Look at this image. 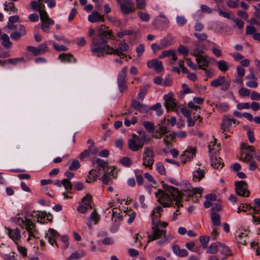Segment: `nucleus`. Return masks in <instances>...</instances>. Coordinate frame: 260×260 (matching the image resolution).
I'll return each instance as SVG.
<instances>
[{"label":"nucleus","instance_id":"1","mask_svg":"<svg viewBox=\"0 0 260 260\" xmlns=\"http://www.w3.org/2000/svg\"><path fill=\"white\" fill-rule=\"evenodd\" d=\"M162 186L165 191L159 189L155 193L158 202L164 207H168L172 205L173 201H175L178 207L182 206L180 202L182 196L178 189L166 184H164Z\"/></svg>","mask_w":260,"mask_h":260},{"label":"nucleus","instance_id":"2","mask_svg":"<svg viewBox=\"0 0 260 260\" xmlns=\"http://www.w3.org/2000/svg\"><path fill=\"white\" fill-rule=\"evenodd\" d=\"M128 45L124 41H121L117 48H114L113 47L106 45H104L103 47L93 48L91 49V51L99 57L104 56L105 54H114L120 57H126V55L123 52L126 51L128 49Z\"/></svg>","mask_w":260,"mask_h":260},{"label":"nucleus","instance_id":"3","mask_svg":"<svg viewBox=\"0 0 260 260\" xmlns=\"http://www.w3.org/2000/svg\"><path fill=\"white\" fill-rule=\"evenodd\" d=\"M98 37L99 40L96 38L92 39L93 48L96 47H102L101 45H107V42L109 39H115V37L113 35V31L111 29H109L108 27L104 25H101L98 29Z\"/></svg>","mask_w":260,"mask_h":260},{"label":"nucleus","instance_id":"4","mask_svg":"<svg viewBox=\"0 0 260 260\" xmlns=\"http://www.w3.org/2000/svg\"><path fill=\"white\" fill-rule=\"evenodd\" d=\"M155 211H153L152 214V235L148 236V242L151 241L156 240L162 237H166V231L165 230H160L159 227L158 222L160 223V221L158 220L157 219H155L154 217Z\"/></svg>","mask_w":260,"mask_h":260},{"label":"nucleus","instance_id":"5","mask_svg":"<svg viewBox=\"0 0 260 260\" xmlns=\"http://www.w3.org/2000/svg\"><path fill=\"white\" fill-rule=\"evenodd\" d=\"M143 165L150 169H152L154 163V152L152 148L147 147L145 149L143 155Z\"/></svg>","mask_w":260,"mask_h":260},{"label":"nucleus","instance_id":"6","mask_svg":"<svg viewBox=\"0 0 260 260\" xmlns=\"http://www.w3.org/2000/svg\"><path fill=\"white\" fill-rule=\"evenodd\" d=\"M40 16L42 22L41 29L44 32H49L50 26L54 24V21L49 17L45 10H40Z\"/></svg>","mask_w":260,"mask_h":260},{"label":"nucleus","instance_id":"7","mask_svg":"<svg viewBox=\"0 0 260 260\" xmlns=\"http://www.w3.org/2000/svg\"><path fill=\"white\" fill-rule=\"evenodd\" d=\"M23 224L25 226V229L29 233V237L27 241H29L30 237L36 238V233H38L36 224L30 219L25 218L24 220L22 219Z\"/></svg>","mask_w":260,"mask_h":260},{"label":"nucleus","instance_id":"8","mask_svg":"<svg viewBox=\"0 0 260 260\" xmlns=\"http://www.w3.org/2000/svg\"><path fill=\"white\" fill-rule=\"evenodd\" d=\"M235 186L237 194L241 196H249V192L247 190V184L245 181H236L235 182Z\"/></svg>","mask_w":260,"mask_h":260},{"label":"nucleus","instance_id":"9","mask_svg":"<svg viewBox=\"0 0 260 260\" xmlns=\"http://www.w3.org/2000/svg\"><path fill=\"white\" fill-rule=\"evenodd\" d=\"M173 96L174 94L172 92H170L164 95V98L165 101V105L168 111L170 109L172 111L175 110L177 103L175 102Z\"/></svg>","mask_w":260,"mask_h":260},{"label":"nucleus","instance_id":"10","mask_svg":"<svg viewBox=\"0 0 260 260\" xmlns=\"http://www.w3.org/2000/svg\"><path fill=\"white\" fill-rule=\"evenodd\" d=\"M222 85V88L223 90L228 89L230 86V82L226 81L225 78L223 76L219 77L211 82V86L214 87H217Z\"/></svg>","mask_w":260,"mask_h":260},{"label":"nucleus","instance_id":"11","mask_svg":"<svg viewBox=\"0 0 260 260\" xmlns=\"http://www.w3.org/2000/svg\"><path fill=\"white\" fill-rule=\"evenodd\" d=\"M148 68L152 69L157 73L161 72L164 70L162 61L157 59H153L147 62Z\"/></svg>","mask_w":260,"mask_h":260},{"label":"nucleus","instance_id":"12","mask_svg":"<svg viewBox=\"0 0 260 260\" xmlns=\"http://www.w3.org/2000/svg\"><path fill=\"white\" fill-rule=\"evenodd\" d=\"M144 144L140 142L138 138H134L128 140V145L130 150L133 151H137L141 149Z\"/></svg>","mask_w":260,"mask_h":260},{"label":"nucleus","instance_id":"13","mask_svg":"<svg viewBox=\"0 0 260 260\" xmlns=\"http://www.w3.org/2000/svg\"><path fill=\"white\" fill-rule=\"evenodd\" d=\"M8 231V234L10 238H11L16 244L18 245V241L21 238L20 231L18 228L12 230L10 228H6Z\"/></svg>","mask_w":260,"mask_h":260},{"label":"nucleus","instance_id":"14","mask_svg":"<svg viewBox=\"0 0 260 260\" xmlns=\"http://www.w3.org/2000/svg\"><path fill=\"white\" fill-rule=\"evenodd\" d=\"M246 79L248 80L246 83V85L251 88H255L257 87L258 83L256 81L257 78L253 72H251L250 74L246 76Z\"/></svg>","mask_w":260,"mask_h":260},{"label":"nucleus","instance_id":"15","mask_svg":"<svg viewBox=\"0 0 260 260\" xmlns=\"http://www.w3.org/2000/svg\"><path fill=\"white\" fill-rule=\"evenodd\" d=\"M88 19L91 23L104 22L105 21L104 16L99 13L98 11H93L88 16Z\"/></svg>","mask_w":260,"mask_h":260},{"label":"nucleus","instance_id":"16","mask_svg":"<svg viewBox=\"0 0 260 260\" xmlns=\"http://www.w3.org/2000/svg\"><path fill=\"white\" fill-rule=\"evenodd\" d=\"M196 61L198 63L199 69L201 70L205 68V67H208L210 62L208 56L203 55L199 57L198 56V58H196Z\"/></svg>","mask_w":260,"mask_h":260},{"label":"nucleus","instance_id":"17","mask_svg":"<svg viewBox=\"0 0 260 260\" xmlns=\"http://www.w3.org/2000/svg\"><path fill=\"white\" fill-rule=\"evenodd\" d=\"M232 122L235 123L236 120L235 119H230L226 116L224 117L221 127L223 133L230 131V127L232 125Z\"/></svg>","mask_w":260,"mask_h":260},{"label":"nucleus","instance_id":"18","mask_svg":"<svg viewBox=\"0 0 260 260\" xmlns=\"http://www.w3.org/2000/svg\"><path fill=\"white\" fill-rule=\"evenodd\" d=\"M120 9L125 14H128L135 11V9L133 8L132 4L129 1H128L127 4L125 3L121 4Z\"/></svg>","mask_w":260,"mask_h":260},{"label":"nucleus","instance_id":"19","mask_svg":"<svg viewBox=\"0 0 260 260\" xmlns=\"http://www.w3.org/2000/svg\"><path fill=\"white\" fill-rule=\"evenodd\" d=\"M110 176L113 178L116 177V175H115L114 172V169H112L111 171L109 173H106L101 178V180L104 184H107L111 180Z\"/></svg>","mask_w":260,"mask_h":260},{"label":"nucleus","instance_id":"20","mask_svg":"<svg viewBox=\"0 0 260 260\" xmlns=\"http://www.w3.org/2000/svg\"><path fill=\"white\" fill-rule=\"evenodd\" d=\"M20 32L15 31L11 34L10 36L12 39L14 40H18L21 36H24L26 34V30L25 27L23 25L20 26Z\"/></svg>","mask_w":260,"mask_h":260},{"label":"nucleus","instance_id":"21","mask_svg":"<svg viewBox=\"0 0 260 260\" xmlns=\"http://www.w3.org/2000/svg\"><path fill=\"white\" fill-rule=\"evenodd\" d=\"M173 249L174 253L179 256H186L188 254V252L186 249H180L178 245H174Z\"/></svg>","mask_w":260,"mask_h":260},{"label":"nucleus","instance_id":"22","mask_svg":"<svg viewBox=\"0 0 260 260\" xmlns=\"http://www.w3.org/2000/svg\"><path fill=\"white\" fill-rule=\"evenodd\" d=\"M241 147L243 149H245V154H249L251 157H252L254 152V148L252 146L248 145L247 144L242 143Z\"/></svg>","mask_w":260,"mask_h":260},{"label":"nucleus","instance_id":"23","mask_svg":"<svg viewBox=\"0 0 260 260\" xmlns=\"http://www.w3.org/2000/svg\"><path fill=\"white\" fill-rule=\"evenodd\" d=\"M211 218L213 225L218 226L220 224V216L218 213L214 212H212Z\"/></svg>","mask_w":260,"mask_h":260},{"label":"nucleus","instance_id":"24","mask_svg":"<svg viewBox=\"0 0 260 260\" xmlns=\"http://www.w3.org/2000/svg\"><path fill=\"white\" fill-rule=\"evenodd\" d=\"M175 138V135L174 134V133L165 135V137L164 138V142L165 143L166 145L169 147L170 146L172 145L171 141H174Z\"/></svg>","mask_w":260,"mask_h":260},{"label":"nucleus","instance_id":"25","mask_svg":"<svg viewBox=\"0 0 260 260\" xmlns=\"http://www.w3.org/2000/svg\"><path fill=\"white\" fill-rule=\"evenodd\" d=\"M2 40V45L6 48H9L12 46V43L10 41L9 36L6 34H4L1 36Z\"/></svg>","mask_w":260,"mask_h":260},{"label":"nucleus","instance_id":"26","mask_svg":"<svg viewBox=\"0 0 260 260\" xmlns=\"http://www.w3.org/2000/svg\"><path fill=\"white\" fill-rule=\"evenodd\" d=\"M59 58L63 61L71 62L72 60L76 61V59L71 54L62 53L59 56Z\"/></svg>","mask_w":260,"mask_h":260},{"label":"nucleus","instance_id":"27","mask_svg":"<svg viewBox=\"0 0 260 260\" xmlns=\"http://www.w3.org/2000/svg\"><path fill=\"white\" fill-rule=\"evenodd\" d=\"M97 176L96 170L92 169L89 173V175L87 176V178H86V182L89 183L92 181H95Z\"/></svg>","mask_w":260,"mask_h":260},{"label":"nucleus","instance_id":"28","mask_svg":"<svg viewBox=\"0 0 260 260\" xmlns=\"http://www.w3.org/2000/svg\"><path fill=\"white\" fill-rule=\"evenodd\" d=\"M217 65L219 70L222 72H225L228 70V64L225 60H221L217 62Z\"/></svg>","mask_w":260,"mask_h":260},{"label":"nucleus","instance_id":"29","mask_svg":"<svg viewBox=\"0 0 260 260\" xmlns=\"http://www.w3.org/2000/svg\"><path fill=\"white\" fill-rule=\"evenodd\" d=\"M211 165L215 169L222 168L224 166L223 163L221 162L220 158H212Z\"/></svg>","mask_w":260,"mask_h":260},{"label":"nucleus","instance_id":"30","mask_svg":"<svg viewBox=\"0 0 260 260\" xmlns=\"http://www.w3.org/2000/svg\"><path fill=\"white\" fill-rule=\"evenodd\" d=\"M31 8L40 13V10H44V5L42 3H37L36 1H32L30 4Z\"/></svg>","mask_w":260,"mask_h":260},{"label":"nucleus","instance_id":"31","mask_svg":"<svg viewBox=\"0 0 260 260\" xmlns=\"http://www.w3.org/2000/svg\"><path fill=\"white\" fill-rule=\"evenodd\" d=\"M196 174H194L193 177V180L194 181H200L201 180L204 176L205 172L204 170H200L198 169L197 170Z\"/></svg>","mask_w":260,"mask_h":260},{"label":"nucleus","instance_id":"32","mask_svg":"<svg viewBox=\"0 0 260 260\" xmlns=\"http://www.w3.org/2000/svg\"><path fill=\"white\" fill-rule=\"evenodd\" d=\"M219 247L222 248L221 252L224 255H231V251L228 246L226 245L219 243Z\"/></svg>","mask_w":260,"mask_h":260},{"label":"nucleus","instance_id":"33","mask_svg":"<svg viewBox=\"0 0 260 260\" xmlns=\"http://www.w3.org/2000/svg\"><path fill=\"white\" fill-rule=\"evenodd\" d=\"M219 243H212L208 248L207 252L212 254L216 253L218 251V247H219Z\"/></svg>","mask_w":260,"mask_h":260},{"label":"nucleus","instance_id":"34","mask_svg":"<svg viewBox=\"0 0 260 260\" xmlns=\"http://www.w3.org/2000/svg\"><path fill=\"white\" fill-rule=\"evenodd\" d=\"M139 136H137L135 134L133 135L134 138H138L140 142H142L144 144L145 142L147 141V138H146V135L145 132L144 131H140L138 132Z\"/></svg>","mask_w":260,"mask_h":260},{"label":"nucleus","instance_id":"35","mask_svg":"<svg viewBox=\"0 0 260 260\" xmlns=\"http://www.w3.org/2000/svg\"><path fill=\"white\" fill-rule=\"evenodd\" d=\"M5 10L6 11H11L13 12H16L18 11V9L15 7V5L13 3H6L5 4Z\"/></svg>","mask_w":260,"mask_h":260},{"label":"nucleus","instance_id":"36","mask_svg":"<svg viewBox=\"0 0 260 260\" xmlns=\"http://www.w3.org/2000/svg\"><path fill=\"white\" fill-rule=\"evenodd\" d=\"M156 170L161 175H165L166 173L165 168L162 162H157L156 165Z\"/></svg>","mask_w":260,"mask_h":260},{"label":"nucleus","instance_id":"37","mask_svg":"<svg viewBox=\"0 0 260 260\" xmlns=\"http://www.w3.org/2000/svg\"><path fill=\"white\" fill-rule=\"evenodd\" d=\"M132 106L136 110L141 111L142 109L145 107L140 102L137 101L135 100H133L132 102Z\"/></svg>","mask_w":260,"mask_h":260},{"label":"nucleus","instance_id":"38","mask_svg":"<svg viewBox=\"0 0 260 260\" xmlns=\"http://www.w3.org/2000/svg\"><path fill=\"white\" fill-rule=\"evenodd\" d=\"M92 161L93 163H96L98 166L102 167L103 169H105L107 167V162L100 158H94L92 159Z\"/></svg>","mask_w":260,"mask_h":260},{"label":"nucleus","instance_id":"39","mask_svg":"<svg viewBox=\"0 0 260 260\" xmlns=\"http://www.w3.org/2000/svg\"><path fill=\"white\" fill-rule=\"evenodd\" d=\"M167 46V44H164L163 42L161 43V45H158L156 44H153L151 45V48L153 50V52L155 53L157 51L161 50L163 48H165Z\"/></svg>","mask_w":260,"mask_h":260},{"label":"nucleus","instance_id":"40","mask_svg":"<svg viewBox=\"0 0 260 260\" xmlns=\"http://www.w3.org/2000/svg\"><path fill=\"white\" fill-rule=\"evenodd\" d=\"M118 84L120 87L121 91H123L125 90L126 87L125 86V77L124 75H121L118 79Z\"/></svg>","mask_w":260,"mask_h":260},{"label":"nucleus","instance_id":"41","mask_svg":"<svg viewBox=\"0 0 260 260\" xmlns=\"http://www.w3.org/2000/svg\"><path fill=\"white\" fill-rule=\"evenodd\" d=\"M144 127L149 132H152L154 129V125L149 121H145L143 122Z\"/></svg>","mask_w":260,"mask_h":260},{"label":"nucleus","instance_id":"42","mask_svg":"<svg viewBox=\"0 0 260 260\" xmlns=\"http://www.w3.org/2000/svg\"><path fill=\"white\" fill-rule=\"evenodd\" d=\"M218 13L220 15L229 19H233L234 17V15L232 13H228L226 12H224L222 11L221 9H219L218 10Z\"/></svg>","mask_w":260,"mask_h":260},{"label":"nucleus","instance_id":"43","mask_svg":"<svg viewBox=\"0 0 260 260\" xmlns=\"http://www.w3.org/2000/svg\"><path fill=\"white\" fill-rule=\"evenodd\" d=\"M175 53V51L174 50H164L162 52L161 55L159 56V58H162L167 56H171Z\"/></svg>","mask_w":260,"mask_h":260},{"label":"nucleus","instance_id":"44","mask_svg":"<svg viewBox=\"0 0 260 260\" xmlns=\"http://www.w3.org/2000/svg\"><path fill=\"white\" fill-rule=\"evenodd\" d=\"M83 256V253H79L78 252L73 253L70 257H69L67 260H73L78 259Z\"/></svg>","mask_w":260,"mask_h":260},{"label":"nucleus","instance_id":"45","mask_svg":"<svg viewBox=\"0 0 260 260\" xmlns=\"http://www.w3.org/2000/svg\"><path fill=\"white\" fill-rule=\"evenodd\" d=\"M90 218L91 220L94 222L95 224H96L100 219V216L98 215L95 210L91 214Z\"/></svg>","mask_w":260,"mask_h":260},{"label":"nucleus","instance_id":"46","mask_svg":"<svg viewBox=\"0 0 260 260\" xmlns=\"http://www.w3.org/2000/svg\"><path fill=\"white\" fill-rule=\"evenodd\" d=\"M209 240L210 238L207 236H201L200 238V241L205 248L207 247V245L209 242Z\"/></svg>","mask_w":260,"mask_h":260},{"label":"nucleus","instance_id":"47","mask_svg":"<svg viewBox=\"0 0 260 260\" xmlns=\"http://www.w3.org/2000/svg\"><path fill=\"white\" fill-rule=\"evenodd\" d=\"M27 49L28 51L32 52L35 55H38L41 54L38 48L33 46H28Z\"/></svg>","mask_w":260,"mask_h":260},{"label":"nucleus","instance_id":"48","mask_svg":"<svg viewBox=\"0 0 260 260\" xmlns=\"http://www.w3.org/2000/svg\"><path fill=\"white\" fill-rule=\"evenodd\" d=\"M61 183L67 190H70L72 189V184L69 179H64L61 181Z\"/></svg>","mask_w":260,"mask_h":260},{"label":"nucleus","instance_id":"49","mask_svg":"<svg viewBox=\"0 0 260 260\" xmlns=\"http://www.w3.org/2000/svg\"><path fill=\"white\" fill-rule=\"evenodd\" d=\"M91 200V196L89 194H87L82 199L83 203L86 206L89 207L90 208L91 206L90 205V201Z\"/></svg>","mask_w":260,"mask_h":260},{"label":"nucleus","instance_id":"50","mask_svg":"<svg viewBox=\"0 0 260 260\" xmlns=\"http://www.w3.org/2000/svg\"><path fill=\"white\" fill-rule=\"evenodd\" d=\"M236 70L237 74L239 77L242 78L245 75V70L242 66H237Z\"/></svg>","mask_w":260,"mask_h":260},{"label":"nucleus","instance_id":"51","mask_svg":"<svg viewBox=\"0 0 260 260\" xmlns=\"http://www.w3.org/2000/svg\"><path fill=\"white\" fill-rule=\"evenodd\" d=\"M138 15L142 21H148L150 17L148 13L140 12L138 13Z\"/></svg>","mask_w":260,"mask_h":260},{"label":"nucleus","instance_id":"52","mask_svg":"<svg viewBox=\"0 0 260 260\" xmlns=\"http://www.w3.org/2000/svg\"><path fill=\"white\" fill-rule=\"evenodd\" d=\"M239 93L242 96H247L249 95L250 91L246 88L242 87L239 90Z\"/></svg>","mask_w":260,"mask_h":260},{"label":"nucleus","instance_id":"53","mask_svg":"<svg viewBox=\"0 0 260 260\" xmlns=\"http://www.w3.org/2000/svg\"><path fill=\"white\" fill-rule=\"evenodd\" d=\"M80 163L77 160H74L72 161L71 165L69 167L70 170H74L80 167Z\"/></svg>","mask_w":260,"mask_h":260},{"label":"nucleus","instance_id":"54","mask_svg":"<svg viewBox=\"0 0 260 260\" xmlns=\"http://www.w3.org/2000/svg\"><path fill=\"white\" fill-rule=\"evenodd\" d=\"M137 7L140 9H144L146 7V2L144 0H136Z\"/></svg>","mask_w":260,"mask_h":260},{"label":"nucleus","instance_id":"55","mask_svg":"<svg viewBox=\"0 0 260 260\" xmlns=\"http://www.w3.org/2000/svg\"><path fill=\"white\" fill-rule=\"evenodd\" d=\"M178 51L180 53L184 55H187L188 53V49L183 45H180L179 46Z\"/></svg>","mask_w":260,"mask_h":260},{"label":"nucleus","instance_id":"56","mask_svg":"<svg viewBox=\"0 0 260 260\" xmlns=\"http://www.w3.org/2000/svg\"><path fill=\"white\" fill-rule=\"evenodd\" d=\"M256 32L255 28L253 26H246V33L247 35H253Z\"/></svg>","mask_w":260,"mask_h":260},{"label":"nucleus","instance_id":"57","mask_svg":"<svg viewBox=\"0 0 260 260\" xmlns=\"http://www.w3.org/2000/svg\"><path fill=\"white\" fill-rule=\"evenodd\" d=\"M129 216V218L128 219V222L131 223L135 218V213L132 211H128V213L125 214V216Z\"/></svg>","mask_w":260,"mask_h":260},{"label":"nucleus","instance_id":"58","mask_svg":"<svg viewBox=\"0 0 260 260\" xmlns=\"http://www.w3.org/2000/svg\"><path fill=\"white\" fill-rule=\"evenodd\" d=\"M24 60L23 57L16 58L13 59H9L8 62L15 64L19 62L23 61Z\"/></svg>","mask_w":260,"mask_h":260},{"label":"nucleus","instance_id":"59","mask_svg":"<svg viewBox=\"0 0 260 260\" xmlns=\"http://www.w3.org/2000/svg\"><path fill=\"white\" fill-rule=\"evenodd\" d=\"M161 107V104L160 103H157V104H155V105H154L153 106L151 107L150 108V109L153 110H158L157 114L160 115L162 113V111L161 110H160Z\"/></svg>","mask_w":260,"mask_h":260},{"label":"nucleus","instance_id":"60","mask_svg":"<svg viewBox=\"0 0 260 260\" xmlns=\"http://www.w3.org/2000/svg\"><path fill=\"white\" fill-rule=\"evenodd\" d=\"M227 6L231 8H237L239 7L238 3L229 0L226 2Z\"/></svg>","mask_w":260,"mask_h":260},{"label":"nucleus","instance_id":"61","mask_svg":"<svg viewBox=\"0 0 260 260\" xmlns=\"http://www.w3.org/2000/svg\"><path fill=\"white\" fill-rule=\"evenodd\" d=\"M237 107L239 110H242L243 109H249L250 107V104L248 103L238 104L237 105Z\"/></svg>","mask_w":260,"mask_h":260},{"label":"nucleus","instance_id":"62","mask_svg":"<svg viewBox=\"0 0 260 260\" xmlns=\"http://www.w3.org/2000/svg\"><path fill=\"white\" fill-rule=\"evenodd\" d=\"M194 36L200 40L204 41L207 38V35L206 34H194Z\"/></svg>","mask_w":260,"mask_h":260},{"label":"nucleus","instance_id":"63","mask_svg":"<svg viewBox=\"0 0 260 260\" xmlns=\"http://www.w3.org/2000/svg\"><path fill=\"white\" fill-rule=\"evenodd\" d=\"M103 244L106 245H110L113 243V241L110 237H106L102 241Z\"/></svg>","mask_w":260,"mask_h":260},{"label":"nucleus","instance_id":"64","mask_svg":"<svg viewBox=\"0 0 260 260\" xmlns=\"http://www.w3.org/2000/svg\"><path fill=\"white\" fill-rule=\"evenodd\" d=\"M234 21L239 29H241L244 27V23L241 19L236 18Z\"/></svg>","mask_w":260,"mask_h":260}]
</instances>
